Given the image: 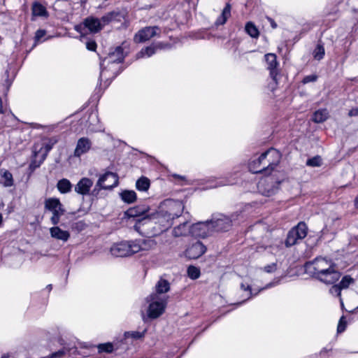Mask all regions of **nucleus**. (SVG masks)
Listing matches in <instances>:
<instances>
[{"label":"nucleus","instance_id":"nucleus-1","mask_svg":"<svg viewBox=\"0 0 358 358\" xmlns=\"http://www.w3.org/2000/svg\"><path fill=\"white\" fill-rule=\"evenodd\" d=\"M280 159V152L276 149L270 148L258 158L250 161L248 168L253 173L269 175L278 165Z\"/></svg>","mask_w":358,"mask_h":358},{"label":"nucleus","instance_id":"nucleus-2","mask_svg":"<svg viewBox=\"0 0 358 358\" xmlns=\"http://www.w3.org/2000/svg\"><path fill=\"white\" fill-rule=\"evenodd\" d=\"M124 58L123 48L118 46L115 50L110 52L108 56L101 60L100 63L101 72L99 75V79L103 80V79L108 80L110 78V75H107L108 71H111L112 78L117 76V73L113 71L116 70V66L122 62Z\"/></svg>","mask_w":358,"mask_h":358},{"label":"nucleus","instance_id":"nucleus-3","mask_svg":"<svg viewBox=\"0 0 358 358\" xmlns=\"http://www.w3.org/2000/svg\"><path fill=\"white\" fill-rule=\"evenodd\" d=\"M150 207L147 205H138L132 208H129L124 213V215L129 218H134L136 220L134 228L136 231H139L141 227L148 224V220H143L144 217H150Z\"/></svg>","mask_w":358,"mask_h":358},{"label":"nucleus","instance_id":"nucleus-4","mask_svg":"<svg viewBox=\"0 0 358 358\" xmlns=\"http://www.w3.org/2000/svg\"><path fill=\"white\" fill-rule=\"evenodd\" d=\"M236 213L227 216L223 214H214L209 220L212 232H220L229 231L234 220L237 219Z\"/></svg>","mask_w":358,"mask_h":358},{"label":"nucleus","instance_id":"nucleus-5","mask_svg":"<svg viewBox=\"0 0 358 358\" xmlns=\"http://www.w3.org/2000/svg\"><path fill=\"white\" fill-rule=\"evenodd\" d=\"M146 300L150 302L148 310L149 317L155 319L164 313L167 303L165 296H161L157 294H152L147 297Z\"/></svg>","mask_w":358,"mask_h":358},{"label":"nucleus","instance_id":"nucleus-6","mask_svg":"<svg viewBox=\"0 0 358 358\" xmlns=\"http://www.w3.org/2000/svg\"><path fill=\"white\" fill-rule=\"evenodd\" d=\"M159 206L162 208V213L171 217L172 221L181 216L185 208L182 201L173 199L164 200Z\"/></svg>","mask_w":358,"mask_h":358},{"label":"nucleus","instance_id":"nucleus-7","mask_svg":"<svg viewBox=\"0 0 358 358\" xmlns=\"http://www.w3.org/2000/svg\"><path fill=\"white\" fill-rule=\"evenodd\" d=\"M45 208L52 213V215L50 217V221L54 225H57L59 222L61 216L65 213L63 205L57 198L45 199Z\"/></svg>","mask_w":358,"mask_h":358},{"label":"nucleus","instance_id":"nucleus-8","mask_svg":"<svg viewBox=\"0 0 358 358\" xmlns=\"http://www.w3.org/2000/svg\"><path fill=\"white\" fill-rule=\"evenodd\" d=\"M308 233V227L303 222H300L296 227H293L287 234L285 240L287 247L295 245L299 240L303 239Z\"/></svg>","mask_w":358,"mask_h":358},{"label":"nucleus","instance_id":"nucleus-9","mask_svg":"<svg viewBox=\"0 0 358 358\" xmlns=\"http://www.w3.org/2000/svg\"><path fill=\"white\" fill-rule=\"evenodd\" d=\"M143 220H148V224H159L162 227V231L168 229L173 223L171 217L162 213L160 206L155 213H150L149 217H144Z\"/></svg>","mask_w":358,"mask_h":358},{"label":"nucleus","instance_id":"nucleus-10","mask_svg":"<svg viewBox=\"0 0 358 358\" xmlns=\"http://www.w3.org/2000/svg\"><path fill=\"white\" fill-rule=\"evenodd\" d=\"M103 27L101 19L90 17L86 18L82 24L75 26V29L81 34H87V30L91 33L99 31Z\"/></svg>","mask_w":358,"mask_h":358},{"label":"nucleus","instance_id":"nucleus-11","mask_svg":"<svg viewBox=\"0 0 358 358\" xmlns=\"http://www.w3.org/2000/svg\"><path fill=\"white\" fill-rule=\"evenodd\" d=\"M118 184V176L116 173L106 172L99 178L94 191L96 189H111Z\"/></svg>","mask_w":358,"mask_h":358},{"label":"nucleus","instance_id":"nucleus-12","mask_svg":"<svg viewBox=\"0 0 358 358\" xmlns=\"http://www.w3.org/2000/svg\"><path fill=\"white\" fill-rule=\"evenodd\" d=\"M110 253L116 257L130 256L134 253L132 241H124L115 243L110 248Z\"/></svg>","mask_w":358,"mask_h":358},{"label":"nucleus","instance_id":"nucleus-13","mask_svg":"<svg viewBox=\"0 0 358 358\" xmlns=\"http://www.w3.org/2000/svg\"><path fill=\"white\" fill-rule=\"evenodd\" d=\"M160 29L157 26L146 27L140 29L134 36L135 43H143L160 34Z\"/></svg>","mask_w":358,"mask_h":358},{"label":"nucleus","instance_id":"nucleus-14","mask_svg":"<svg viewBox=\"0 0 358 358\" xmlns=\"http://www.w3.org/2000/svg\"><path fill=\"white\" fill-rule=\"evenodd\" d=\"M211 233L212 229L209 220L192 224L189 229V234L196 238H206L210 235Z\"/></svg>","mask_w":358,"mask_h":358},{"label":"nucleus","instance_id":"nucleus-15","mask_svg":"<svg viewBox=\"0 0 358 358\" xmlns=\"http://www.w3.org/2000/svg\"><path fill=\"white\" fill-rule=\"evenodd\" d=\"M312 264L314 270L313 272L314 278L315 275H319L336 266L331 260H328L323 257L315 258Z\"/></svg>","mask_w":358,"mask_h":358},{"label":"nucleus","instance_id":"nucleus-16","mask_svg":"<svg viewBox=\"0 0 358 358\" xmlns=\"http://www.w3.org/2000/svg\"><path fill=\"white\" fill-rule=\"evenodd\" d=\"M341 273L337 270L335 266L319 275H315V278L324 284L330 285L337 282L341 278Z\"/></svg>","mask_w":358,"mask_h":358},{"label":"nucleus","instance_id":"nucleus-17","mask_svg":"<svg viewBox=\"0 0 358 358\" xmlns=\"http://www.w3.org/2000/svg\"><path fill=\"white\" fill-rule=\"evenodd\" d=\"M265 61L267 64V69L270 71L271 78L277 83V76L279 73L278 62L277 57L273 53H268L264 55Z\"/></svg>","mask_w":358,"mask_h":358},{"label":"nucleus","instance_id":"nucleus-18","mask_svg":"<svg viewBox=\"0 0 358 358\" xmlns=\"http://www.w3.org/2000/svg\"><path fill=\"white\" fill-rule=\"evenodd\" d=\"M92 142L87 137L80 138L76 143L73 157L80 158L82 155L87 153L92 148Z\"/></svg>","mask_w":358,"mask_h":358},{"label":"nucleus","instance_id":"nucleus-19","mask_svg":"<svg viewBox=\"0 0 358 358\" xmlns=\"http://www.w3.org/2000/svg\"><path fill=\"white\" fill-rule=\"evenodd\" d=\"M132 242L134 253H137L141 251H148L150 250H152L157 245L156 241L150 238L134 240L132 241Z\"/></svg>","mask_w":358,"mask_h":358},{"label":"nucleus","instance_id":"nucleus-20","mask_svg":"<svg viewBox=\"0 0 358 358\" xmlns=\"http://www.w3.org/2000/svg\"><path fill=\"white\" fill-rule=\"evenodd\" d=\"M206 250V246L201 242L196 241L186 250L185 256L189 259H195L204 254Z\"/></svg>","mask_w":358,"mask_h":358},{"label":"nucleus","instance_id":"nucleus-21","mask_svg":"<svg viewBox=\"0 0 358 358\" xmlns=\"http://www.w3.org/2000/svg\"><path fill=\"white\" fill-rule=\"evenodd\" d=\"M271 179L266 180L264 182H261L259 185V192L266 196H271L275 194L279 187L280 182H277L275 184L273 182H270Z\"/></svg>","mask_w":358,"mask_h":358},{"label":"nucleus","instance_id":"nucleus-22","mask_svg":"<svg viewBox=\"0 0 358 358\" xmlns=\"http://www.w3.org/2000/svg\"><path fill=\"white\" fill-rule=\"evenodd\" d=\"M93 185V181L88 178H81L75 186V192L81 195H87Z\"/></svg>","mask_w":358,"mask_h":358},{"label":"nucleus","instance_id":"nucleus-23","mask_svg":"<svg viewBox=\"0 0 358 358\" xmlns=\"http://www.w3.org/2000/svg\"><path fill=\"white\" fill-rule=\"evenodd\" d=\"M166 45L159 42L155 44H152L150 46H148L145 48H143L137 55L136 58L140 59L144 57H150L153 55L157 50H161L164 48Z\"/></svg>","mask_w":358,"mask_h":358},{"label":"nucleus","instance_id":"nucleus-24","mask_svg":"<svg viewBox=\"0 0 358 358\" xmlns=\"http://www.w3.org/2000/svg\"><path fill=\"white\" fill-rule=\"evenodd\" d=\"M50 234L52 238L63 242H66L70 238V233L68 231L63 230L57 226L50 229Z\"/></svg>","mask_w":358,"mask_h":358},{"label":"nucleus","instance_id":"nucleus-25","mask_svg":"<svg viewBox=\"0 0 358 358\" xmlns=\"http://www.w3.org/2000/svg\"><path fill=\"white\" fill-rule=\"evenodd\" d=\"M236 178L223 177L216 179H212L210 180V184L208 186L209 188H216L224 185H230L236 183Z\"/></svg>","mask_w":358,"mask_h":358},{"label":"nucleus","instance_id":"nucleus-26","mask_svg":"<svg viewBox=\"0 0 358 358\" xmlns=\"http://www.w3.org/2000/svg\"><path fill=\"white\" fill-rule=\"evenodd\" d=\"M0 183L4 187H10L14 185V179L13 174L5 169H0Z\"/></svg>","mask_w":358,"mask_h":358},{"label":"nucleus","instance_id":"nucleus-27","mask_svg":"<svg viewBox=\"0 0 358 358\" xmlns=\"http://www.w3.org/2000/svg\"><path fill=\"white\" fill-rule=\"evenodd\" d=\"M121 18H123V15L119 11L113 10L102 16L101 20L104 26L115 20L121 21Z\"/></svg>","mask_w":358,"mask_h":358},{"label":"nucleus","instance_id":"nucleus-28","mask_svg":"<svg viewBox=\"0 0 358 358\" xmlns=\"http://www.w3.org/2000/svg\"><path fill=\"white\" fill-rule=\"evenodd\" d=\"M231 5L230 3H227L224 8H223L221 15L217 18L216 21L215 22V25L216 27H218L220 25H223L226 23L227 20L231 16Z\"/></svg>","mask_w":358,"mask_h":358},{"label":"nucleus","instance_id":"nucleus-29","mask_svg":"<svg viewBox=\"0 0 358 358\" xmlns=\"http://www.w3.org/2000/svg\"><path fill=\"white\" fill-rule=\"evenodd\" d=\"M189 229L190 227L188 225V222H184L173 229V234L176 237L186 236L189 234Z\"/></svg>","mask_w":358,"mask_h":358},{"label":"nucleus","instance_id":"nucleus-30","mask_svg":"<svg viewBox=\"0 0 358 358\" xmlns=\"http://www.w3.org/2000/svg\"><path fill=\"white\" fill-rule=\"evenodd\" d=\"M57 188L60 193L66 194L71 192L72 184L68 179L63 178L57 182Z\"/></svg>","mask_w":358,"mask_h":358},{"label":"nucleus","instance_id":"nucleus-31","mask_svg":"<svg viewBox=\"0 0 358 358\" xmlns=\"http://www.w3.org/2000/svg\"><path fill=\"white\" fill-rule=\"evenodd\" d=\"M122 200L127 203H131L137 199L136 193L134 190H124L120 194Z\"/></svg>","mask_w":358,"mask_h":358},{"label":"nucleus","instance_id":"nucleus-32","mask_svg":"<svg viewBox=\"0 0 358 358\" xmlns=\"http://www.w3.org/2000/svg\"><path fill=\"white\" fill-rule=\"evenodd\" d=\"M329 116V113L327 109H320L315 111L313 115V121L317 123L324 122Z\"/></svg>","mask_w":358,"mask_h":358},{"label":"nucleus","instance_id":"nucleus-33","mask_svg":"<svg viewBox=\"0 0 358 358\" xmlns=\"http://www.w3.org/2000/svg\"><path fill=\"white\" fill-rule=\"evenodd\" d=\"M32 14L34 16H48V12L45 8L38 2H35L32 6Z\"/></svg>","mask_w":358,"mask_h":358},{"label":"nucleus","instance_id":"nucleus-34","mask_svg":"<svg viewBox=\"0 0 358 358\" xmlns=\"http://www.w3.org/2000/svg\"><path fill=\"white\" fill-rule=\"evenodd\" d=\"M156 291L158 295L159 294L166 293L170 289V284L169 282L164 279H160L157 283L156 284Z\"/></svg>","mask_w":358,"mask_h":358},{"label":"nucleus","instance_id":"nucleus-35","mask_svg":"<svg viewBox=\"0 0 358 358\" xmlns=\"http://www.w3.org/2000/svg\"><path fill=\"white\" fill-rule=\"evenodd\" d=\"M148 329L145 328L142 331H126L124 334V336L125 338H131L134 340H138L143 338Z\"/></svg>","mask_w":358,"mask_h":358},{"label":"nucleus","instance_id":"nucleus-36","mask_svg":"<svg viewBox=\"0 0 358 358\" xmlns=\"http://www.w3.org/2000/svg\"><path fill=\"white\" fill-rule=\"evenodd\" d=\"M245 30L246 33L252 38H257L259 35L258 29L252 22H248L246 23Z\"/></svg>","mask_w":358,"mask_h":358},{"label":"nucleus","instance_id":"nucleus-37","mask_svg":"<svg viewBox=\"0 0 358 358\" xmlns=\"http://www.w3.org/2000/svg\"><path fill=\"white\" fill-rule=\"evenodd\" d=\"M136 187L139 191H146L150 187V180L145 177H141L136 181Z\"/></svg>","mask_w":358,"mask_h":358},{"label":"nucleus","instance_id":"nucleus-38","mask_svg":"<svg viewBox=\"0 0 358 358\" xmlns=\"http://www.w3.org/2000/svg\"><path fill=\"white\" fill-rule=\"evenodd\" d=\"M313 55V57L318 61L323 59L325 55L324 45L322 44L318 43L316 48H315Z\"/></svg>","mask_w":358,"mask_h":358},{"label":"nucleus","instance_id":"nucleus-39","mask_svg":"<svg viewBox=\"0 0 358 358\" xmlns=\"http://www.w3.org/2000/svg\"><path fill=\"white\" fill-rule=\"evenodd\" d=\"M341 291L342 288L339 286L338 284L332 285L329 289V293L334 296L339 297L341 305V306H343V301L341 298Z\"/></svg>","mask_w":358,"mask_h":358},{"label":"nucleus","instance_id":"nucleus-40","mask_svg":"<svg viewBox=\"0 0 358 358\" xmlns=\"http://www.w3.org/2000/svg\"><path fill=\"white\" fill-rule=\"evenodd\" d=\"M355 282V279L352 278L350 275H344L341 282L338 283L339 286L343 289H347L349 286Z\"/></svg>","mask_w":358,"mask_h":358},{"label":"nucleus","instance_id":"nucleus-41","mask_svg":"<svg viewBox=\"0 0 358 358\" xmlns=\"http://www.w3.org/2000/svg\"><path fill=\"white\" fill-rule=\"evenodd\" d=\"M187 275L191 279L196 280L200 276V270L194 266H189L187 268Z\"/></svg>","mask_w":358,"mask_h":358},{"label":"nucleus","instance_id":"nucleus-42","mask_svg":"<svg viewBox=\"0 0 358 358\" xmlns=\"http://www.w3.org/2000/svg\"><path fill=\"white\" fill-rule=\"evenodd\" d=\"M306 165L311 167H318L322 165V159L320 156H315L306 162Z\"/></svg>","mask_w":358,"mask_h":358},{"label":"nucleus","instance_id":"nucleus-43","mask_svg":"<svg viewBox=\"0 0 358 358\" xmlns=\"http://www.w3.org/2000/svg\"><path fill=\"white\" fill-rule=\"evenodd\" d=\"M67 352H69V350L64 347L62 350L52 353L50 355L46 357L45 358H60L64 357Z\"/></svg>","mask_w":358,"mask_h":358},{"label":"nucleus","instance_id":"nucleus-44","mask_svg":"<svg viewBox=\"0 0 358 358\" xmlns=\"http://www.w3.org/2000/svg\"><path fill=\"white\" fill-rule=\"evenodd\" d=\"M98 348L100 352H106L109 353L113 350V346L110 343L100 344Z\"/></svg>","mask_w":358,"mask_h":358},{"label":"nucleus","instance_id":"nucleus-45","mask_svg":"<svg viewBox=\"0 0 358 358\" xmlns=\"http://www.w3.org/2000/svg\"><path fill=\"white\" fill-rule=\"evenodd\" d=\"M241 289L243 291H247L248 292V294H247V299H250L252 295H257V293H255L253 294L252 293V290L251 289V286L249 285V284H244L243 282H242L241 284Z\"/></svg>","mask_w":358,"mask_h":358},{"label":"nucleus","instance_id":"nucleus-46","mask_svg":"<svg viewBox=\"0 0 358 358\" xmlns=\"http://www.w3.org/2000/svg\"><path fill=\"white\" fill-rule=\"evenodd\" d=\"M347 322L344 316L341 317L338 324L337 332L342 333L345 330Z\"/></svg>","mask_w":358,"mask_h":358},{"label":"nucleus","instance_id":"nucleus-47","mask_svg":"<svg viewBox=\"0 0 358 358\" xmlns=\"http://www.w3.org/2000/svg\"><path fill=\"white\" fill-rule=\"evenodd\" d=\"M317 80V76L315 74L308 75L305 76L302 80L303 84H308L309 83H314Z\"/></svg>","mask_w":358,"mask_h":358},{"label":"nucleus","instance_id":"nucleus-48","mask_svg":"<svg viewBox=\"0 0 358 358\" xmlns=\"http://www.w3.org/2000/svg\"><path fill=\"white\" fill-rule=\"evenodd\" d=\"M263 271L268 273H272L275 272L277 269V264L272 263L271 264L265 266L263 268Z\"/></svg>","mask_w":358,"mask_h":358},{"label":"nucleus","instance_id":"nucleus-49","mask_svg":"<svg viewBox=\"0 0 358 358\" xmlns=\"http://www.w3.org/2000/svg\"><path fill=\"white\" fill-rule=\"evenodd\" d=\"M46 34V31L43 29H38L36 31L35 34V41H39Z\"/></svg>","mask_w":358,"mask_h":358},{"label":"nucleus","instance_id":"nucleus-50","mask_svg":"<svg viewBox=\"0 0 358 358\" xmlns=\"http://www.w3.org/2000/svg\"><path fill=\"white\" fill-rule=\"evenodd\" d=\"M86 47L87 50L94 51L96 48V43L94 41H90L87 42Z\"/></svg>","mask_w":358,"mask_h":358},{"label":"nucleus","instance_id":"nucleus-51","mask_svg":"<svg viewBox=\"0 0 358 358\" xmlns=\"http://www.w3.org/2000/svg\"><path fill=\"white\" fill-rule=\"evenodd\" d=\"M280 282V279H278V280H274L268 284H267L265 287H264L263 288H262L261 289H259V292H260L261 290H264L266 289H268V288H271L276 285H278Z\"/></svg>","mask_w":358,"mask_h":358},{"label":"nucleus","instance_id":"nucleus-52","mask_svg":"<svg viewBox=\"0 0 358 358\" xmlns=\"http://www.w3.org/2000/svg\"><path fill=\"white\" fill-rule=\"evenodd\" d=\"M8 73H9L8 69H6V72H5V75L6 76V83L8 88L11 85V83H12V79H9V74Z\"/></svg>","mask_w":358,"mask_h":358},{"label":"nucleus","instance_id":"nucleus-53","mask_svg":"<svg viewBox=\"0 0 358 358\" xmlns=\"http://www.w3.org/2000/svg\"><path fill=\"white\" fill-rule=\"evenodd\" d=\"M268 20L271 24V26L273 29H275L277 28V24L275 23V22L271 17H268Z\"/></svg>","mask_w":358,"mask_h":358},{"label":"nucleus","instance_id":"nucleus-54","mask_svg":"<svg viewBox=\"0 0 358 358\" xmlns=\"http://www.w3.org/2000/svg\"><path fill=\"white\" fill-rule=\"evenodd\" d=\"M280 244H282L281 241H278V243L277 244H275V246H273V245L269 246V248L272 249L271 252H273L274 250H276Z\"/></svg>","mask_w":358,"mask_h":358},{"label":"nucleus","instance_id":"nucleus-55","mask_svg":"<svg viewBox=\"0 0 358 358\" xmlns=\"http://www.w3.org/2000/svg\"><path fill=\"white\" fill-rule=\"evenodd\" d=\"M357 112H358V110L357 109H355V110H351L350 112H349V115L350 116H353V115H355L357 114Z\"/></svg>","mask_w":358,"mask_h":358},{"label":"nucleus","instance_id":"nucleus-56","mask_svg":"<svg viewBox=\"0 0 358 358\" xmlns=\"http://www.w3.org/2000/svg\"><path fill=\"white\" fill-rule=\"evenodd\" d=\"M355 206L357 208H358V195L356 196L355 199Z\"/></svg>","mask_w":358,"mask_h":358},{"label":"nucleus","instance_id":"nucleus-57","mask_svg":"<svg viewBox=\"0 0 358 358\" xmlns=\"http://www.w3.org/2000/svg\"><path fill=\"white\" fill-rule=\"evenodd\" d=\"M4 111L2 110V101H1V99L0 98V113H3Z\"/></svg>","mask_w":358,"mask_h":358},{"label":"nucleus","instance_id":"nucleus-58","mask_svg":"<svg viewBox=\"0 0 358 358\" xmlns=\"http://www.w3.org/2000/svg\"><path fill=\"white\" fill-rule=\"evenodd\" d=\"M52 288V285L51 284H50V285H47V287H46V289H47L49 292H50V291H51Z\"/></svg>","mask_w":358,"mask_h":358},{"label":"nucleus","instance_id":"nucleus-59","mask_svg":"<svg viewBox=\"0 0 358 358\" xmlns=\"http://www.w3.org/2000/svg\"><path fill=\"white\" fill-rule=\"evenodd\" d=\"M94 117L97 118V115H96V113H94V114L92 113V114H91V115H90V117Z\"/></svg>","mask_w":358,"mask_h":358},{"label":"nucleus","instance_id":"nucleus-60","mask_svg":"<svg viewBox=\"0 0 358 358\" xmlns=\"http://www.w3.org/2000/svg\"><path fill=\"white\" fill-rule=\"evenodd\" d=\"M51 148H52V147H51V146H49V145H47V146H46V149H47V150H48V151L50 150H51Z\"/></svg>","mask_w":358,"mask_h":358},{"label":"nucleus","instance_id":"nucleus-61","mask_svg":"<svg viewBox=\"0 0 358 358\" xmlns=\"http://www.w3.org/2000/svg\"><path fill=\"white\" fill-rule=\"evenodd\" d=\"M2 220H3V217H2V215L0 213V224L2 222Z\"/></svg>","mask_w":358,"mask_h":358},{"label":"nucleus","instance_id":"nucleus-62","mask_svg":"<svg viewBox=\"0 0 358 358\" xmlns=\"http://www.w3.org/2000/svg\"><path fill=\"white\" fill-rule=\"evenodd\" d=\"M8 357H9V356L6 355H4L1 357V358H8Z\"/></svg>","mask_w":358,"mask_h":358},{"label":"nucleus","instance_id":"nucleus-63","mask_svg":"<svg viewBox=\"0 0 358 358\" xmlns=\"http://www.w3.org/2000/svg\"><path fill=\"white\" fill-rule=\"evenodd\" d=\"M357 309H358V307L357 308Z\"/></svg>","mask_w":358,"mask_h":358},{"label":"nucleus","instance_id":"nucleus-64","mask_svg":"<svg viewBox=\"0 0 358 358\" xmlns=\"http://www.w3.org/2000/svg\"><path fill=\"white\" fill-rule=\"evenodd\" d=\"M178 358H180V357H178Z\"/></svg>","mask_w":358,"mask_h":358}]
</instances>
